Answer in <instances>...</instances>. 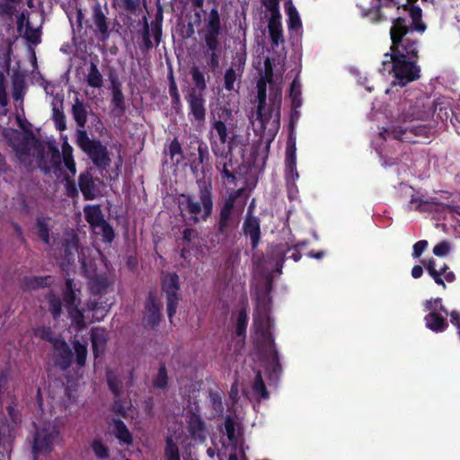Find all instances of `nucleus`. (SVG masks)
<instances>
[{
	"instance_id": "nucleus-1",
	"label": "nucleus",
	"mask_w": 460,
	"mask_h": 460,
	"mask_svg": "<svg viewBox=\"0 0 460 460\" xmlns=\"http://www.w3.org/2000/svg\"><path fill=\"white\" fill-rule=\"evenodd\" d=\"M271 288L270 280L266 283V292L257 299V306L253 314V329L255 332L254 341L261 350V353L267 358L269 367L277 374L279 371L278 354L275 349L272 333L271 322L270 317V298L269 293Z\"/></svg>"
},
{
	"instance_id": "nucleus-2",
	"label": "nucleus",
	"mask_w": 460,
	"mask_h": 460,
	"mask_svg": "<svg viewBox=\"0 0 460 460\" xmlns=\"http://www.w3.org/2000/svg\"><path fill=\"white\" fill-rule=\"evenodd\" d=\"M266 73L257 83L258 106L256 119L260 121L263 129L269 125L278 128L280 119L281 89L272 82V71L269 67V60L265 61Z\"/></svg>"
},
{
	"instance_id": "nucleus-3",
	"label": "nucleus",
	"mask_w": 460,
	"mask_h": 460,
	"mask_svg": "<svg viewBox=\"0 0 460 460\" xmlns=\"http://www.w3.org/2000/svg\"><path fill=\"white\" fill-rule=\"evenodd\" d=\"M178 206L181 217L189 224L205 221L212 213L211 193L207 187L200 189L199 195L181 194Z\"/></svg>"
},
{
	"instance_id": "nucleus-4",
	"label": "nucleus",
	"mask_w": 460,
	"mask_h": 460,
	"mask_svg": "<svg viewBox=\"0 0 460 460\" xmlns=\"http://www.w3.org/2000/svg\"><path fill=\"white\" fill-rule=\"evenodd\" d=\"M410 31L405 18L398 17L393 20V25L390 29L391 57L418 60V41L408 36Z\"/></svg>"
},
{
	"instance_id": "nucleus-5",
	"label": "nucleus",
	"mask_w": 460,
	"mask_h": 460,
	"mask_svg": "<svg viewBox=\"0 0 460 460\" xmlns=\"http://www.w3.org/2000/svg\"><path fill=\"white\" fill-rule=\"evenodd\" d=\"M16 156L26 166L40 167L45 172L51 168L43 163V148L36 138L28 134L13 132L10 139Z\"/></svg>"
},
{
	"instance_id": "nucleus-6",
	"label": "nucleus",
	"mask_w": 460,
	"mask_h": 460,
	"mask_svg": "<svg viewBox=\"0 0 460 460\" xmlns=\"http://www.w3.org/2000/svg\"><path fill=\"white\" fill-rule=\"evenodd\" d=\"M382 66V71L393 74L392 85L394 86L403 87L420 77V67L416 60L393 58L390 53H385Z\"/></svg>"
},
{
	"instance_id": "nucleus-7",
	"label": "nucleus",
	"mask_w": 460,
	"mask_h": 460,
	"mask_svg": "<svg viewBox=\"0 0 460 460\" xmlns=\"http://www.w3.org/2000/svg\"><path fill=\"white\" fill-rule=\"evenodd\" d=\"M75 138L78 146L89 155L99 169L106 170L110 166L111 159L107 147L100 141L90 139L84 129H77Z\"/></svg>"
},
{
	"instance_id": "nucleus-8",
	"label": "nucleus",
	"mask_w": 460,
	"mask_h": 460,
	"mask_svg": "<svg viewBox=\"0 0 460 460\" xmlns=\"http://www.w3.org/2000/svg\"><path fill=\"white\" fill-rule=\"evenodd\" d=\"M60 439L59 429L55 422L45 421L36 429L33 440L34 460L38 455L45 454L52 450L54 445Z\"/></svg>"
},
{
	"instance_id": "nucleus-9",
	"label": "nucleus",
	"mask_w": 460,
	"mask_h": 460,
	"mask_svg": "<svg viewBox=\"0 0 460 460\" xmlns=\"http://www.w3.org/2000/svg\"><path fill=\"white\" fill-rule=\"evenodd\" d=\"M85 220L89 223L96 234H101L103 241L111 243L114 238L112 227L103 217L99 205H87L84 208Z\"/></svg>"
},
{
	"instance_id": "nucleus-10",
	"label": "nucleus",
	"mask_w": 460,
	"mask_h": 460,
	"mask_svg": "<svg viewBox=\"0 0 460 460\" xmlns=\"http://www.w3.org/2000/svg\"><path fill=\"white\" fill-rule=\"evenodd\" d=\"M212 152L216 156V168L227 183H234L233 146L212 144Z\"/></svg>"
},
{
	"instance_id": "nucleus-11",
	"label": "nucleus",
	"mask_w": 460,
	"mask_h": 460,
	"mask_svg": "<svg viewBox=\"0 0 460 460\" xmlns=\"http://www.w3.org/2000/svg\"><path fill=\"white\" fill-rule=\"evenodd\" d=\"M79 294L80 288H77L73 279H67L63 293L66 306L72 323L75 324L77 328H83L84 327V316L78 308L80 305Z\"/></svg>"
},
{
	"instance_id": "nucleus-12",
	"label": "nucleus",
	"mask_w": 460,
	"mask_h": 460,
	"mask_svg": "<svg viewBox=\"0 0 460 460\" xmlns=\"http://www.w3.org/2000/svg\"><path fill=\"white\" fill-rule=\"evenodd\" d=\"M163 290L167 295V313L171 319L176 313L178 305V276L176 274H167L163 279Z\"/></svg>"
},
{
	"instance_id": "nucleus-13",
	"label": "nucleus",
	"mask_w": 460,
	"mask_h": 460,
	"mask_svg": "<svg viewBox=\"0 0 460 460\" xmlns=\"http://www.w3.org/2000/svg\"><path fill=\"white\" fill-rule=\"evenodd\" d=\"M185 99L190 108V114L196 121L203 122L206 117L204 93L196 89H189Z\"/></svg>"
},
{
	"instance_id": "nucleus-14",
	"label": "nucleus",
	"mask_w": 460,
	"mask_h": 460,
	"mask_svg": "<svg viewBox=\"0 0 460 460\" xmlns=\"http://www.w3.org/2000/svg\"><path fill=\"white\" fill-rule=\"evenodd\" d=\"M220 33V17L217 9H212L204 31V39L208 49L219 47L217 37Z\"/></svg>"
},
{
	"instance_id": "nucleus-15",
	"label": "nucleus",
	"mask_w": 460,
	"mask_h": 460,
	"mask_svg": "<svg viewBox=\"0 0 460 460\" xmlns=\"http://www.w3.org/2000/svg\"><path fill=\"white\" fill-rule=\"evenodd\" d=\"M243 230L245 236L251 240L252 247L254 249L261 241L260 219L252 215V204L249 207L246 218L243 222Z\"/></svg>"
},
{
	"instance_id": "nucleus-16",
	"label": "nucleus",
	"mask_w": 460,
	"mask_h": 460,
	"mask_svg": "<svg viewBox=\"0 0 460 460\" xmlns=\"http://www.w3.org/2000/svg\"><path fill=\"white\" fill-rule=\"evenodd\" d=\"M99 183V180L93 179L88 172L80 174L78 185L85 199L92 200L100 195Z\"/></svg>"
},
{
	"instance_id": "nucleus-17",
	"label": "nucleus",
	"mask_w": 460,
	"mask_h": 460,
	"mask_svg": "<svg viewBox=\"0 0 460 460\" xmlns=\"http://www.w3.org/2000/svg\"><path fill=\"white\" fill-rule=\"evenodd\" d=\"M93 22L96 28L95 32L102 40H106L109 34V26L107 22L106 13L103 11L101 4L97 3L93 7L92 14Z\"/></svg>"
},
{
	"instance_id": "nucleus-18",
	"label": "nucleus",
	"mask_w": 460,
	"mask_h": 460,
	"mask_svg": "<svg viewBox=\"0 0 460 460\" xmlns=\"http://www.w3.org/2000/svg\"><path fill=\"white\" fill-rule=\"evenodd\" d=\"M53 349L56 356V365L66 369L70 366L72 352L64 340L54 339Z\"/></svg>"
},
{
	"instance_id": "nucleus-19",
	"label": "nucleus",
	"mask_w": 460,
	"mask_h": 460,
	"mask_svg": "<svg viewBox=\"0 0 460 460\" xmlns=\"http://www.w3.org/2000/svg\"><path fill=\"white\" fill-rule=\"evenodd\" d=\"M26 93L24 77L22 75H14L12 79V96L16 102L15 109L23 111V98Z\"/></svg>"
},
{
	"instance_id": "nucleus-20",
	"label": "nucleus",
	"mask_w": 460,
	"mask_h": 460,
	"mask_svg": "<svg viewBox=\"0 0 460 460\" xmlns=\"http://www.w3.org/2000/svg\"><path fill=\"white\" fill-rule=\"evenodd\" d=\"M214 132L217 136L218 141H212L211 145L233 146L234 132L227 128L225 122L216 120L212 125L211 135H213Z\"/></svg>"
},
{
	"instance_id": "nucleus-21",
	"label": "nucleus",
	"mask_w": 460,
	"mask_h": 460,
	"mask_svg": "<svg viewBox=\"0 0 460 460\" xmlns=\"http://www.w3.org/2000/svg\"><path fill=\"white\" fill-rule=\"evenodd\" d=\"M188 430L194 440L201 443L206 439L205 424L199 416L192 414L189 417Z\"/></svg>"
},
{
	"instance_id": "nucleus-22",
	"label": "nucleus",
	"mask_w": 460,
	"mask_h": 460,
	"mask_svg": "<svg viewBox=\"0 0 460 460\" xmlns=\"http://www.w3.org/2000/svg\"><path fill=\"white\" fill-rule=\"evenodd\" d=\"M268 27L272 43L276 46H278L279 43H283L284 36L281 23V15L277 14V17H270Z\"/></svg>"
},
{
	"instance_id": "nucleus-23",
	"label": "nucleus",
	"mask_w": 460,
	"mask_h": 460,
	"mask_svg": "<svg viewBox=\"0 0 460 460\" xmlns=\"http://www.w3.org/2000/svg\"><path fill=\"white\" fill-rule=\"evenodd\" d=\"M144 319L150 326H155L160 322V305L155 303L152 295L148 298Z\"/></svg>"
},
{
	"instance_id": "nucleus-24",
	"label": "nucleus",
	"mask_w": 460,
	"mask_h": 460,
	"mask_svg": "<svg viewBox=\"0 0 460 460\" xmlns=\"http://www.w3.org/2000/svg\"><path fill=\"white\" fill-rule=\"evenodd\" d=\"M297 178L295 148L288 146L286 151V179L288 182H294Z\"/></svg>"
},
{
	"instance_id": "nucleus-25",
	"label": "nucleus",
	"mask_w": 460,
	"mask_h": 460,
	"mask_svg": "<svg viewBox=\"0 0 460 460\" xmlns=\"http://www.w3.org/2000/svg\"><path fill=\"white\" fill-rule=\"evenodd\" d=\"M93 349L95 357L103 352L107 341L106 332L102 328H93L91 331Z\"/></svg>"
},
{
	"instance_id": "nucleus-26",
	"label": "nucleus",
	"mask_w": 460,
	"mask_h": 460,
	"mask_svg": "<svg viewBox=\"0 0 460 460\" xmlns=\"http://www.w3.org/2000/svg\"><path fill=\"white\" fill-rule=\"evenodd\" d=\"M52 119L55 122L56 128L59 131H63L66 128V116L62 111L63 103L62 101L55 98L52 102Z\"/></svg>"
},
{
	"instance_id": "nucleus-27",
	"label": "nucleus",
	"mask_w": 460,
	"mask_h": 460,
	"mask_svg": "<svg viewBox=\"0 0 460 460\" xmlns=\"http://www.w3.org/2000/svg\"><path fill=\"white\" fill-rule=\"evenodd\" d=\"M72 114L79 129H83L87 121V111L84 102L78 98H75L72 106Z\"/></svg>"
},
{
	"instance_id": "nucleus-28",
	"label": "nucleus",
	"mask_w": 460,
	"mask_h": 460,
	"mask_svg": "<svg viewBox=\"0 0 460 460\" xmlns=\"http://www.w3.org/2000/svg\"><path fill=\"white\" fill-rule=\"evenodd\" d=\"M73 148L68 143H64L62 146V159L65 167L68 170L70 178H73L76 173L75 163L73 157Z\"/></svg>"
},
{
	"instance_id": "nucleus-29",
	"label": "nucleus",
	"mask_w": 460,
	"mask_h": 460,
	"mask_svg": "<svg viewBox=\"0 0 460 460\" xmlns=\"http://www.w3.org/2000/svg\"><path fill=\"white\" fill-rule=\"evenodd\" d=\"M426 326L434 332H442L447 327L446 320L438 313L432 312L425 316Z\"/></svg>"
},
{
	"instance_id": "nucleus-30",
	"label": "nucleus",
	"mask_w": 460,
	"mask_h": 460,
	"mask_svg": "<svg viewBox=\"0 0 460 460\" xmlns=\"http://www.w3.org/2000/svg\"><path fill=\"white\" fill-rule=\"evenodd\" d=\"M286 11L288 15V25L290 31H297L302 27L300 16L291 0L285 4Z\"/></svg>"
},
{
	"instance_id": "nucleus-31",
	"label": "nucleus",
	"mask_w": 460,
	"mask_h": 460,
	"mask_svg": "<svg viewBox=\"0 0 460 460\" xmlns=\"http://www.w3.org/2000/svg\"><path fill=\"white\" fill-rule=\"evenodd\" d=\"M85 80L91 87L101 88L102 86L103 77L94 63L90 64Z\"/></svg>"
},
{
	"instance_id": "nucleus-32",
	"label": "nucleus",
	"mask_w": 460,
	"mask_h": 460,
	"mask_svg": "<svg viewBox=\"0 0 460 460\" xmlns=\"http://www.w3.org/2000/svg\"><path fill=\"white\" fill-rule=\"evenodd\" d=\"M243 191V189H239L238 190L235 191L234 196H230V198L226 201L224 207L221 209V213H220V228H223L226 226V224L231 217V214H232V209L234 207V200L236 197L241 195V193Z\"/></svg>"
},
{
	"instance_id": "nucleus-33",
	"label": "nucleus",
	"mask_w": 460,
	"mask_h": 460,
	"mask_svg": "<svg viewBox=\"0 0 460 460\" xmlns=\"http://www.w3.org/2000/svg\"><path fill=\"white\" fill-rule=\"evenodd\" d=\"M113 431L115 433L116 438L125 443L130 444L132 441L131 434L127 429L126 425L120 420H113Z\"/></svg>"
},
{
	"instance_id": "nucleus-34",
	"label": "nucleus",
	"mask_w": 460,
	"mask_h": 460,
	"mask_svg": "<svg viewBox=\"0 0 460 460\" xmlns=\"http://www.w3.org/2000/svg\"><path fill=\"white\" fill-rule=\"evenodd\" d=\"M409 14L411 19L412 30L418 31H424L426 26L424 23L420 22L421 19V9L417 6H410L409 7Z\"/></svg>"
},
{
	"instance_id": "nucleus-35",
	"label": "nucleus",
	"mask_w": 460,
	"mask_h": 460,
	"mask_svg": "<svg viewBox=\"0 0 460 460\" xmlns=\"http://www.w3.org/2000/svg\"><path fill=\"white\" fill-rule=\"evenodd\" d=\"M49 278L41 277H28L25 278L22 282V287L25 290H34L40 287L46 286Z\"/></svg>"
},
{
	"instance_id": "nucleus-36",
	"label": "nucleus",
	"mask_w": 460,
	"mask_h": 460,
	"mask_svg": "<svg viewBox=\"0 0 460 460\" xmlns=\"http://www.w3.org/2000/svg\"><path fill=\"white\" fill-rule=\"evenodd\" d=\"M252 390L254 394L258 399H267L269 397V394L266 390L265 385L262 380V376L260 371H257L254 383L252 385Z\"/></svg>"
},
{
	"instance_id": "nucleus-37",
	"label": "nucleus",
	"mask_w": 460,
	"mask_h": 460,
	"mask_svg": "<svg viewBox=\"0 0 460 460\" xmlns=\"http://www.w3.org/2000/svg\"><path fill=\"white\" fill-rule=\"evenodd\" d=\"M49 302V309L51 312L54 318L60 316L62 313V305L60 298L53 293H49L47 296Z\"/></svg>"
},
{
	"instance_id": "nucleus-38",
	"label": "nucleus",
	"mask_w": 460,
	"mask_h": 460,
	"mask_svg": "<svg viewBox=\"0 0 460 460\" xmlns=\"http://www.w3.org/2000/svg\"><path fill=\"white\" fill-rule=\"evenodd\" d=\"M110 287L105 278H96L91 281L90 288L93 294H105Z\"/></svg>"
},
{
	"instance_id": "nucleus-39",
	"label": "nucleus",
	"mask_w": 460,
	"mask_h": 460,
	"mask_svg": "<svg viewBox=\"0 0 460 460\" xmlns=\"http://www.w3.org/2000/svg\"><path fill=\"white\" fill-rule=\"evenodd\" d=\"M224 426L227 438L232 447L235 449L238 443V439L235 434L234 423L230 418H226Z\"/></svg>"
},
{
	"instance_id": "nucleus-40",
	"label": "nucleus",
	"mask_w": 460,
	"mask_h": 460,
	"mask_svg": "<svg viewBox=\"0 0 460 460\" xmlns=\"http://www.w3.org/2000/svg\"><path fill=\"white\" fill-rule=\"evenodd\" d=\"M167 382H168V376H167L166 368L164 365H161L158 369L157 375L155 376V377L153 380V385L155 388L164 389L166 387Z\"/></svg>"
},
{
	"instance_id": "nucleus-41",
	"label": "nucleus",
	"mask_w": 460,
	"mask_h": 460,
	"mask_svg": "<svg viewBox=\"0 0 460 460\" xmlns=\"http://www.w3.org/2000/svg\"><path fill=\"white\" fill-rule=\"evenodd\" d=\"M191 76L195 84V87H192L191 89H196L204 93V91L207 87L204 75L197 67H194L191 70Z\"/></svg>"
},
{
	"instance_id": "nucleus-42",
	"label": "nucleus",
	"mask_w": 460,
	"mask_h": 460,
	"mask_svg": "<svg viewBox=\"0 0 460 460\" xmlns=\"http://www.w3.org/2000/svg\"><path fill=\"white\" fill-rule=\"evenodd\" d=\"M165 456L166 460H180L178 447L172 438L166 440Z\"/></svg>"
},
{
	"instance_id": "nucleus-43",
	"label": "nucleus",
	"mask_w": 460,
	"mask_h": 460,
	"mask_svg": "<svg viewBox=\"0 0 460 460\" xmlns=\"http://www.w3.org/2000/svg\"><path fill=\"white\" fill-rule=\"evenodd\" d=\"M112 102L118 108H122L124 103V95L119 83L112 82Z\"/></svg>"
},
{
	"instance_id": "nucleus-44",
	"label": "nucleus",
	"mask_w": 460,
	"mask_h": 460,
	"mask_svg": "<svg viewBox=\"0 0 460 460\" xmlns=\"http://www.w3.org/2000/svg\"><path fill=\"white\" fill-rule=\"evenodd\" d=\"M75 352L76 354V361L79 366H84L87 356V348L85 344L79 341L74 343Z\"/></svg>"
},
{
	"instance_id": "nucleus-45",
	"label": "nucleus",
	"mask_w": 460,
	"mask_h": 460,
	"mask_svg": "<svg viewBox=\"0 0 460 460\" xmlns=\"http://www.w3.org/2000/svg\"><path fill=\"white\" fill-rule=\"evenodd\" d=\"M247 314L245 311H241L237 317V323H236V334L238 336H243L245 333L246 331V325H247Z\"/></svg>"
},
{
	"instance_id": "nucleus-46",
	"label": "nucleus",
	"mask_w": 460,
	"mask_h": 460,
	"mask_svg": "<svg viewBox=\"0 0 460 460\" xmlns=\"http://www.w3.org/2000/svg\"><path fill=\"white\" fill-rule=\"evenodd\" d=\"M427 270L430 274V276L434 279L435 282L438 285L446 287L443 278H441V273L438 272V270L435 268V261L434 260H429V263L427 264Z\"/></svg>"
},
{
	"instance_id": "nucleus-47",
	"label": "nucleus",
	"mask_w": 460,
	"mask_h": 460,
	"mask_svg": "<svg viewBox=\"0 0 460 460\" xmlns=\"http://www.w3.org/2000/svg\"><path fill=\"white\" fill-rule=\"evenodd\" d=\"M425 308L427 311H429V313H432V312L438 313L437 311L439 309L442 312H444L445 314H447V311L443 306L442 301L440 298L427 300L425 302Z\"/></svg>"
},
{
	"instance_id": "nucleus-48",
	"label": "nucleus",
	"mask_w": 460,
	"mask_h": 460,
	"mask_svg": "<svg viewBox=\"0 0 460 460\" xmlns=\"http://www.w3.org/2000/svg\"><path fill=\"white\" fill-rule=\"evenodd\" d=\"M25 36L31 43H38L40 40V29H33L29 21L26 22Z\"/></svg>"
},
{
	"instance_id": "nucleus-49",
	"label": "nucleus",
	"mask_w": 460,
	"mask_h": 460,
	"mask_svg": "<svg viewBox=\"0 0 460 460\" xmlns=\"http://www.w3.org/2000/svg\"><path fill=\"white\" fill-rule=\"evenodd\" d=\"M5 76L3 72L0 71V106L5 107L8 104V98L5 89Z\"/></svg>"
},
{
	"instance_id": "nucleus-50",
	"label": "nucleus",
	"mask_w": 460,
	"mask_h": 460,
	"mask_svg": "<svg viewBox=\"0 0 460 460\" xmlns=\"http://www.w3.org/2000/svg\"><path fill=\"white\" fill-rule=\"evenodd\" d=\"M236 80V72L233 68H229L225 74V87L226 90L231 91L234 89V84Z\"/></svg>"
},
{
	"instance_id": "nucleus-51",
	"label": "nucleus",
	"mask_w": 460,
	"mask_h": 460,
	"mask_svg": "<svg viewBox=\"0 0 460 460\" xmlns=\"http://www.w3.org/2000/svg\"><path fill=\"white\" fill-rule=\"evenodd\" d=\"M94 454L100 457L104 458L108 456L107 447L99 440H94L92 445Z\"/></svg>"
},
{
	"instance_id": "nucleus-52",
	"label": "nucleus",
	"mask_w": 460,
	"mask_h": 460,
	"mask_svg": "<svg viewBox=\"0 0 460 460\" xmlns=\"http://www.w3.org/2000/svg\"><path fill=\"white\" fill-rule=\"evenodd\" d=\"M35 334L39 338L49 341L52 345H53V340L58 339V337L53 336L52 332H51L50 328H49V327H42V328L38 329L35 332Z\"/></svg>"
},
{
	"instance_id": "nucleus-53",
	"label": "nucleus",
	"mask_w": 460,
	"mask_h": 460,
	"mask_svg": "<svg viewBox=\"0 0 460 460\" xmlns=\"http://www.w3.org/2000/svg\"><path fill=\"white\" fill-rule=\"evenodd\" d=\"M38 234L46 243H49V228L45 222L39 221L37 224Z\"/></svg>"
},
{
	"instance_id": "nucleus-54",
	"label": "nucleus",
	"mask_w": 460,
	"mask_h": 460,
	"mask_svg": "<svg viewBox=\"0 0 460 460\" xmlns=\"http://www.w3.org/2000/svg\"><path fill=\"white\" fill-rule=\"evenodd\" d=\"M72 178H70V176L68 174H66L65 175V180H66V194L69 196V197H75L78 195V190L75 184V182L71 180Z\"/></svg>"
},
{
	"instance_id": "nucleus-55",
	"label": "nucleus",
	"mask_w": 460,
	"mask_h": 460,
	"mask_svg": "<svg viewBox=\"0 0 460 460\" xmlns=\"http://www.w3.org/2000/svg\"><path fill=\"white\" fill-rule=\"evenodd\" d=\"M192 144L198 146V152H199V164H202L205 159L208 158V147L207 146L199 141V139H195Z\"/></svg>"
},
{
	"instance_id": "nucleus-56",
	"label": "nucleus",
	"mask_w": 460,
	"mask_h": 460,
	"mask_svg": "<svg viewBox=\"0 0 460 460\" xmlns=\"http://www.w3.org/2000/svg\"><path fill=\"white\" fill-rule=\"evenodd\" d=\"M279 4V0H264V5L270 12V17H277V14H280Z\"/></svg>"
},
{
	"instance_id": "nucleus-57",
	"label": "nucleus",
	"mask_w": 460,
	"mask_h": 460,
	"mask_svg": "<svg viewBox=\"0 0 460 460\" xmlns=\"http://www.w3.org/2000/svg\"><path fill=\"white\" fill-rule=\"evenodd\" d=\"M449 249L450 246L447 242H441L435 245L433 252L437 256H445L448 253Z\"/></svg>"
},
{
	"instance_id": "nucleus-58",
	"label": "nucleus",
	"mask_w": 460,
	"mask_h": 460,
	"mask_svg": "<svg viewBox=\"0 0 460 460\" xmlns=\"http://www.w3.org/2000/svg\"><path fill=\"white\" fill-rule=\"evenodd\" d=\"M427 247H428V242L426 240H421V241L417 242L413 245L412 256L414 258H419Z\"/></svg>"
},
{
	"instance_id": "nucleus-59",
	"label": "nucleus",
	"mask_w": 460,
	"mask_h": 460,
	"mask_svg": "<svg viewBox=\"0 0 460 460\" xmlns=\"http://www.w3.org/2000/svg\"><path fill=\"white\" fill-rule=\"evenodd\" d=\"M65 252L67 256L68 261L74 258L75 252H77V243L75 240H72L70 243H67L65 246Z\"/></svg>"
},
{
	"instance_id": "nucleus-60",
	"label": "nucleus",
	"mask_w": 460,
	"mask_h": 460,
	"mask_svg": "<svg viewBox=\"0 0 460 460\" xmlns=\"http://www.w3.org/2000/svg\"><path fill=\"white\" fill-rule=\"evenodd\" d=\"M210 401H211L212 407L215 410V411L217 413L222 412L223 405H222L221 397L217 394H211Z\"/></svg>"
},
{
	"instance_id": "nucleus-61",
	"label": "nucleus",
	"mask_w": 460,
	"mask_h": 460,
	"mask_svg": "<svg viewBox=\"0 0 460 460\" xmlns=\"http://www.w3.org/2000/svg\"><path fill=\"white\" fill-rule=\"evenodd\" d=\"M108 384L113 394L118 395L119 392V384L111 374L108 375Z\"/></svg>"
},
{
	"instance_id": "nucleus-62",
	"label": "nucleus",
	"mask_w": 460,
	"mask_h": 460,
	"mask_svg": "<svg viewBox=\"0 0 460 460\" xmlns=\"http://www.w3.org/2000/svg\"><path fill=\"white\" fill-rule=\"evenodd\" d=\"M170 94L172 99V102L175 105H181L180 94L178 93L177 87L174 84L170 86Z\"/></svg>"
},
{
	"instance_id": "nucleus-63",
	"label": "nucleus",
	"mask_w": 460,
	"mask_h": 460,
	"mask_svg": "<svg viewBox=\"0 0 460 460\" xmlns=\"http://www.w3.org/2000/svg\"><path fill=\"white\" fill-rule=\"evenodd\" d=\"M211 54H210V66L215 69L217 67H218L219 66V57H218V54L217 53V51L218 50V48L217 49H208Z\"/></svg>"
},
{
	"instance_id": "nucleus-64",
	"label": "nucleus",
	"mask_w": 460,
	"mask_h": 460,
	"mask_svg": "<svg viewBox=\"0 0 460 460\" xmlns=\"http://www.w3.org/2000/svg\"><path fill=\"white\" fill-rule=\"evenodd\" d=\"M169 149H170V154L172 156L181 154V145L176 139H174L171 143Z\"/></svg>"
}]
</instances>
